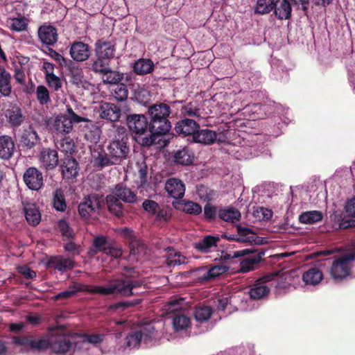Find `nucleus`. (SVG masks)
<instances>
[{
	"label": "nucleus",
	"mask_w": 355,
	"mask_h": 355,
	"mask_svg": "<svg viewBox=\"0 0 355 355\" xmlns=\"http://www.w3.org/2000/svg\"><path fill=\"white\" fill-rule=\"evenodd\" d=\"M125 120L129 130L139 144L149 147L157 144L159 136L153 127V123L145 114H128Z\"/></svg>",
	"instance_id": "1"
},
{
	"label": "nucleus",
	"mask_w": 355,
	"mask_h": 355,
	"mask_svg": "<svg viewBox=\"0 0 355 355\" xmlns=\"http://www.w3.org/2000/svg\"><path fill=\"white\" fill-rule=\"evenodd\" d=\"M139 284L137 282L132 283L130 282L122 279H112L110 281L108 286L104 287L101 286H94L89 287L84 286L78 282H73L71 284L68 289L70 292L73 293V296L79 292H87L91 294H101V295H116L119 296H128L132 293V288L138 286Z\"/></svg>",
	"instance_id": "2"
},
{
	"label": "nucleus",
	"mask_w": 355,
	"mask_h": 355,
	"mask_svg": "<svg viewBox=\"0 0 355 355\" xmlns=\"http://www.w3.org/2000/svg\"><path fill=\"white\" fill-rule=\"evenodd\" d=\"M134 204L137 202V193L122 183L117 184L110 194L105 197V203L108 211L118 218L124 216V205Z\"/></svg>",
	"instance_id": "3"
},
{
	"label": "nucleus",
	"mask_w": 355,
	"mask_h": 355,
	"mask_svg": "<svg viewBox=\"0 0 355 355\" xmlns=\"http://www.w3.org/2000/svg\"><path fill=\"white\" fill-rule=\"evenodd\" d=\"M130 139L129 132L124 127L116 128L112 141L107 146V151L115 161L114 163L120 164L128 158L130 153Z\"/></svg>",
	"instance_id": "4"
},
{
	"label": "nucleus",
	"mask_w": 355,
	"mask_h": 355,
	"mask_svg": "<svg viewBox=\"0 0 355 355\" xmlns=\"http://www.w3.org/2000/svg\"><path fill=\"white\" fill-rule=\"evenodd\" d=\"M148 114L158 136L166 135L171 130V125L168 120L171 107L167 104L161 103L149 107Z\"/></svg>",
	"instance_id": "5"
},
{
	"label": "nucleus",
	"mask_w": 355,
	"mask_h": 355,
	"mask_svg": "<svg viewBox=\"0 0 355 355\" xmlns=\"http://www.w3.org/2000/svg\"><path fill=\"white\" fill-rule=\"evenodd\" d=\"M88 121V118L76 114L72 107L67 106L65 112L57 115L51 125V130L58 134L68 135L73 130V125Z\"/></svg>",
	"instance_id": "6"
},
{
	"label": "nucleus",
	"mask_w": 355,
	"mask_h": 355,
	"mask_svg": "<svg viewBox=\"0 0 355 355\" xmlns=\"http://www.w3.org/2000/svg\"><path fill=\"white\" fill-rule=\"evenodd\" d=\"M115 53V44L104 38L96 40L94 44L95 59L91 63L89 69L103 70L105 66L110 64V61L114 58Z\"/></svg>",
	"instance_id": "7"
},
{
	"label": "nucleus",
	"mask_w": 355,
	"mask_h": 355,
	"mask_svg": "<svg viewBox=\"0 0 355 355\" xmlns=\"http://www.w3.org/2000/svg\"><path fill=\"white\" fill-rule=\"evenodd\" d=\"M41 143V138L32 124L20 130L18 136V148L25 155L31 157L35 153L36 147Z\"/></svg>",
	"instance_id": "8"
},
{
	"label": "nucleus",
	"mask_w": 355,
	"mask_h": 355,
	"mask_svg": "<svg viewBox=\"0 0 355 355\" xmlns=\"http://www.w3.org/2000/svg\"><path fill=\"white\" fill-rule=\"evenodd\" d=\"M78 334H59L52 336L49 340V348L55 354H65L73 351L76 347Z\"/></svg>",
	"instance_id": "9"
},
{
	"label": "nucleus",
	"mask_w": 355,
	"mask_h": 355,
	"mask_svg": "<svg viewBox=\"0 0 355 355\" xmlns=\"http://www.w3.org/2000/svg\"><path fill=\"white\" fill-rule=\"evenodd\" d=\"M355 259V252L335 257L330 269V274L335 280H341L349 275L350 261Z\"/></svg>",
	"instance_id": "10"
},
{
	"label": "nucleus",
	"mask_w": 355,
	"mask_h": 355,
	"mask_svg": "<svg viewBox=\"0 0 355 355\" xmlns=\"http://www.w3.org/2000/svg\"><path fill=\"white\" fill-rule=\"evenodd\" d=\"M103 204L101 196L98 194H90L84 198L78 207V211L80 216L87 220L93 214L99 211Z\"/></svg>",
	"instance_id": "11"
},
{
	"label": "nucleus",
	"mask_w": 355,
	"mask_h": 355,
	"mask_svg": "<svg viewBox=\"0 0 355 355\" xmlns=\"http://www.w3.org/2000/svg\"><path fill=\"white\" fill-rule=\"evenodd\" d=\"M12 342L15 345L24 347L33 351H44L49 348V340L46 338L35 339L32 335L27 336H13Z\"/></svg>",
	"instance_id": "12"
},
{
	"label": "nucleus",
	"mask_w": 355,
	"mask_h": 355,
	"mask_svg": "<svg viewBox=\"0 0 355 355\" xmlns=\"http://www.w3.org/2000/svg\"><path fill=\"white\" fill-rule=\"evenodd\" d=\"M236 230L239 236L235 234L225 233L221 235V237L228 241H235L239 243H249L250 244L254 243L257 244L262 243V239L257 236L256 234L252 229L242 227L241 225H237Z\"/></svg>",
	"instance_id": "13"
},
{
	"label": "nucleus",
	"mask_w": 355,
	"mask_h": 355,
	"mask_svg": "<svg viewBox=\"0 0 355 355\" xmlns=\"http://www.w3.org/2000/svg\"><path fill=\"white\" fill-rule=\"evenodd\" d=\"M90 149L92 163L94 167L102 170L105 167L116 165V163H114L115 161L110 156V153L106 151L102 145L96 146L94 148Z\"/></svg>",
	"instance_id": "14"
},
{
	"label": "nucleus",
	"mask_w": 355,
	"mask_h": 355,
	"mask_svg": "<svg viewBox=\"0 0 355 355\" xmlns=\"http://www.w3.org/2000/svg\"><path fill=\"white\" fill-rule=\"evenodd\" d=\"M60 168L63 179L74 180L79 173V164L78 161L71 155H65L60 159Z\"/></svg>",
	"instance_id": "15"
},
{
	"label": "nucleus",
	"mask_w": 355,
	"mask_h": 355,
	"mask_svg": "<svg viewBox=\"0 0 355 355\" xmlns=\"http://www.w3.org/2000/svg\"><path fill=\"white\" fill-rule=\"evenodd\" d=\"M98 112L101 119L110 122L119 121L122 115V110L119 105L106 101L100 103Z\"/></svg>",
	"instance_id": "16"
},
{
	"label": "nucleus",
	"mask_w": 355,
	"mask_h": 355,
	"mask_svg": "<svg viewBox=\"0 0 355 355\" xmlns=\"http://www.w3.org/2000/svg\"><path fill=\"white\" fill-rule=\"evenodd\" d=\"M268 13L274 10V14L280 20L291 18L292 7L288 0H270L266 5Z\"/></svg>",
	"instance_id": "17"
},
{
	"label": "nucleus",
	"mask_w": 355,
	"mask_h": 355,
	"mask_svg": "<svg viewBox=\"0 0 355 355\" xmlns=\"http://www.w3.org/2000/svg\"><path fill=\"white\" fill-rule=\"evenodd\" d=\"M24 183L28 189L38 191L44 186L42 173L36 167L28 168L23 175Z\"/></svg>",
	"instance_id": "18"
},
{
	"label": "nucleus",
	"mask_w": 355,
	"mask_h": 355,
	"mask_svg": "<svg viewBox=\"0 0 355 355\" xmlns=\"http://www.w3.org/2000/svg\"><path fill=\"white\" fill-rule=\"evenodd\" d=\"M39 161L46 171H52L59 164L58 153L56 149L43 148L39 155Z\"/></svg>",
	"instance_id": "19"
},
{
	"label": "nucleus",
	"mask_w": 355,
	"mask_h": 355,
	"mask_svg": "<svg viewBox=\"0 0 355 355\" xmlns=\"http://www.w3.org/2000/svg\"><path fill=\"white\" fill-rule=\"evenodd\" d=\"M228 270L229 267L223 264H216L209 268H207V266L200 267L197 269V271L200 273L198 277V279L202 282H207L225 273Z\"/></svg>",
	"instance_id": "20"
},
{
	"label": "nucleus",
	"mask_w": 355,
	"mask_h": 355,
	"mask_svg": "<svg viewBox=\"0 0 355 355\" xmlns=\"http://www.w3.org/2000/svg\"><path fill=\"white\" fill-rule=\"evenodd\" d=\"M4 115L10 126L12 128L19 127L25 120L21 108L17 104H10L5 110Z\"/></svg>",
	"instance_id": "21"
},
{
	"label": "nucleus",
	"mask_w": 355,
	"mask_h": 355,
	"mask_svg": "<svg viewBox=\"0 0 355 355\" xmlns=\"http://www.w3.org/2000/svg\"><path fill=\"white\" fill-rule=\"evenodd\" d=\"M69 53L74 61L83 62L90 57V46L83 42L75 41L71 44Z\"/></svg>",
	"instance_id": "22"
},
{
	"label": "nucleus",
	"mask_w": 355,
	"mask_h": 355,
	"mask_svg": "<svg viewBox=\"0 0 355 355\" xmlns=\"http://www.w3.org/2000/svg\"><path fill=\"white\" fill-rule=\"evenodd\" d=\"M268 281V277H263L251 286L248 291L251 299L259 300L267 298L270 291V288L266 284Z\"/></svg>",
	"instance_id": "23"
},
{
	"label": "nucleus",
	"mask_w": 355,
	"mask_h": 355,
	"mask_svg": "<svg viewBox=\"0 0 355 355\" xmlns=\"http://www.w3.org/2000/svg\"><path fill=\"white\" fill-rule=\"evenodd\" d=\"M40 40L43 44L53 46L58 41L57 29L51 25H42L37 31Z\"/></svg>",
	"instance_id": "24"
},
{
	"label": "nucleus",
	"mask_w": 355,
	"mask_h": 355,
	"mask_svg": "<svg viewBox=\"0 0 355 355\" xmlns=\"http://www.w3.org/2000/svg\"><path fill=\"white\" fill-rule=\"evenodd\" d=\"M200 129V125L193 119H183L180 120L175 126V131L178 135L183 136H192Z\"/></svg>",
	"instance_id": "25"
},
{
	"label": "nucleus",
	"mask_w": 355,
	"mask_h": 355,
	"mask_svg": "<svg viewBox=\"0 0 355 355\" xmlns=\"http://www.w3.org/2000/svg\"><path fill=\"white\" fill-rule=\"evenodd\" d=\"M15 152V143L12 137L3 135L0 136V159L9 161Z\"/></svg>",
	"instance_id": "26"
},
{
	"label": "nucleus",
	"mask_w": 355,
	"mask_h": 355,
	"mask_svg": "<svg viewBox=\"0 0 355 355\" xmlns=\"http://www.w3.org/2000/svg\"><path fill=\"white\" fill-rule=\"evenodd\" d=\"M165 190L171 197L181 199L185 193V185L181 180L171 178L166 182Z\"/></svg>",
	"instance_id": "27"
},
{
	"label": "nucleus",
	"mask_w": 355,
	"mask_h": 355,
	"mask_svg": "<svg viewBox=\"0 0 355 355\" xmlns=\"http://www.w3.org/2000/svg\"><path fill=\"white\" fill-rule=\"evenodd\" d=\"M48 266L60 272H66L74 268V261L62 256L51 257L47 263Z\"/></svg>",
	"instance_id": "28"
},
{
	"label": "nucleus",
	"mask_w": 355,
	"mask_h": 355,
	"mask_svg": "<svg viewBox=\"0 0 355 355\" xmlns=\"http://www.w3.org/2000/svg\"><path fill=\"white\" fill-rule=\"evenodd\" d=\"M83 129L84 138L87 141L96 144L101 138L102 130L99 126L88 119Z\"/></svg>",
	"instance_id": "29"
},
{
	"label": "nucleus",
	"mask_w": 355,
	"mask_h": 355,
	"mask_svg": "<svg viewBox=\"0 0 355 355\" xmlns=\"http://www.w3.org/2000/svg\"><path fill=\"white\" fill-rule=\"evenodd\" d=\"M95 73L103 75V81L107 84L115 85L123 79V73L113 71L110 65H107L103 70L97 71L96 69H90Z\"/></svg>",
	"instance_id": "30"
},
{
	"label": "nucleus",
	"mask_w": 355,
	"mask_h": 355,
	"mask_svg": "<svg viewBox=\"0 0 355 355\" xmlns=\"http://www.w3.org/2000/svg\"><path fill=\"white\" fill-rule=\"evenodd\" d=\"M24 212L27 222L33 225H37L41 220V214L34 203L23 202Z\"/></svg>",
	"instance_id": "31"
},
{
	"label": "nucleus",
	"mask_w": 355,
	"mask_h": 355,
	"mask_svg": "<svg viewBox=\"0 0 355 355\" xmlns=\"http://www.w3.org/2000/svg\"><path fill=\"white\" fill-rule=\"evenodd\" d=\"M66 67L69 70L70 82L78 87L83 86L84 74L83 69L78 66L72 60H69Z\"/></svg>",
	"instance_id": "32"
},
{
	"label": "nucleus",
	"mask_w": 355,
	"mask_h": 355,
	"mask_svg": "<svg viewBox=\"0 0 355 355\" xmlns=\"http://www.w3.org/2000/svg\"><path fill=\"white\" fill-rule=\"evenodd\" d=\"M173 157L175 163L188 166L193 163L194 154L190 148L184 146L174 152Z\"/></svg>",
	"instance_id": "33"
},
{
	"label": "nucleus",
	"mask_w": 355,
	"mask_h": 355,
	"mask_svg": "<svg viewBox=\"0 0 355 355\" xmlns=\"http://www.w3.org/2000/svg\"><path fill=\"white\" fill-rule=\"evenodd\" d=\"M241 212L234 207L218 209V218L228 223H234L241 220Z\"/></svg>",
	"instance_id": "34"
},
{
	"label": "nucleus",
	"mask_w": 355,
	"mask_h": 355,
	"mask_svg": "<svg viewBox=\"0 0 355 355\" xmlns=\"http://www.w3.org/2000/svg\"><path fill=\"white\" fill-rule=\"evenodd\" d=\"M220 241L218 236L211 235L206 236L203 239L194 244L195 249L202 253H208L210 249L217 246V243Z\"/></svg>",
	"instance_id": "35"
},
{
	"label": "nucleus",
	"mask_w": 355,
	"mask_h": 355,
	"mask_svg": "<svg viewBox=\"0 0 355 355\" xmlns=\"http://www.w3.org/2000/svg\"><path fill=\"white\" fill-rule=\"evenodd\" d=\"M217 137L216 132L209 129H198L196 134L193 135V141L196 143L204 144H213Z\"/></svg>",
	"instance_id": "36"
},
{
	"label": "nucleus",
	"mask_w": 355,
	"mask_h": 355,
	"mask_svg": "<svg viewBox=\"0 0 355 355\" xmlns=\"http://www.w3.org/2000/svg\"><path fill=\"white\" fill-rule=\"evenodd\" d=\"M124 272V277L125 278H117L116 279H122L128 282H130L132 283L137 282L139 283V286L137 287H134L132 288V293L130 295L128 296H122L123 297H130L135 295V293L133 291L134 289L138 288L141 287L142 286L146 284V281L144 279H134L135 278L139 276V272L136 270L135 268L134 267H128L125 266L123 269Z\"/></svg>",
	"instance_id": "37"
},
{
	"label": "nucleus",
	"mask_w": 355,
	"mask_h": 355,
	"mask_svg": "<svg viewBox=\"0 0 355 355\" xmlns=\"http://www.w3.org/2000/svg\"><path fill=\"white\" fill-rule=\"evenodd\" d=\"M155 65L150 59L140 58L133 64V71L138 75H146L153 71Z\"/></svg>",
	"instance_id": "38"
},
{
	"label": "nucleus",
	"mask_w": 355,
	"mask_h": 355,
	"mask_svg": "<svg viewBox=\"0 0 355 355\" xmlns=\"http://www.w3.org/2000/svg\"><path fill=\"white\" fill-rule=\"evenodd\" d=\"M10 80V73L0 65V93L4 96L11 93Z\"/></svg>",
	"instance_id": "39"
},
{
	"label": "nucleus",
	"mask_w": 355,
	"mask_h": 355,
	"mask_svg": "<svg viewBox=\"0 0 355 355\" xmlns=\"http://www.w3.org/2000/svg\"><path fill=\"white\" fill-rule=\"evenodd\" d=\"M323 278L322 272L315 267H313L303 273L302 279L306 284L316 285Z\"/></svg>",
	"instance_id": "40"
},
{
	"label": "nucleus",
	"mask_w": 355,
	"mask_h": 355,
	"mask_svg": "<svg viewBox=\"0 0 355 355\" xmlns=\"http://www.w3.org/2000/svg\"><path fill=\"white\" fill-rule=\"evenodd\" d=\"M166 250L168 254L166 259V264L169 266H175L185 263L187 258L180 252H175L172 248H167Z\"/></svg>",
	"instance_id": "41"
},
{
	"label": "nucleus",
	"mask_w": 355,
	"mask_h": 355,
	"mask_svg": "<svg viewBox=\"0 0 355 355\" xmlns=\"http://www.w3.org/2000/svg\"><path fill=\"white\" fill-rule=\"evenodd\" d=\"M322 213L320 211H308L299 216V221L303 224H314L322 220Z\"/></svg>",
	"instance_id": "42"
},
{
	"label": "nucleus",
	"mask_w": 355,
	"mask_h": 355,
	"mask_svg": "<svg viewBox=\"0 0 355 355\" xmlns=\"http://www.w3.org/2000/svg\"><path fill=\"white\" fill-rule=\"evenodd\" d=\"M52 203L53 208L58 211H64L67 209V202L63 190L56 189L53 193Z\"/></svg>",
	"instance_id": "43"
},
{
	"label": "nucleus",
	"mask_w": 355,
	"mask_h": 355,
	"mask_svg": "<svg viewBox=\"0 0 355 355\" xmlns=\"http://www.w3.org/2000/svg\"><path fill=\"white\" fill-rule=\"evenodd\" d=\"M213 314V309L209 306L199 305L193 311L195 319L200 322L207 321Z\"/></svg>",
	"instance_id": "44"
},
{
	"label": "nucleus",
	"mask_w": 355,
	"mask_h": 355,
	"mask_svg": "<svg viewBox=\"0 0 355 355\" xmlns=\"http://www.w3.org/2000/svg\"><path fill=\"white\" fill-rule=\"evenodd\" d=\"M261 254H257L251 257L244 258L241 261L239 272L242 273L248 272L254 269V266L260 262Z\"/></svg>",
	"instance_id": "45"
},
{
	"label": "nucleus",
	"mask_w": 355,
	"mask_h": 355,
	"mask_svg": "<svg viewBox=\"0 0 355 355\" xmlns=\"http://www.w3.org/2000/svg\"><path fill=\"white\" fill-rule=\"evenodd\" d=\"M7 24L11 31L16 32L24 31L28 27L27 19L24 17L9 19Z\"/></svg>",
	"instance_id": "46"
},
{
	"label": "nucleus",
	"mask_w": 355,
	"mask_h": 355,
	"mask_svg": "<svg viewBox=\"0 0 355 355\" xmlns=\"http://www.w3.org/2000/svg\"><path fill=\"white\" fill-rule=\"evenodd\" d=\"M190 318L181 313H176L173 318V326L176 331H181L189 327Z\"/></svg>",
	"instance_id": "47"
},
{
	"label": "nucleus",
	"mask_w": 355,
	"mask_h": 355,
	"mask_svg": "<svg viewBox=\"0 0 355 355\" xmlns=\"http://www.w3.org/2000/svg\"><path fill=\"white\" fill-rule=\"evenodd\" d=\"M112 94L117 101H123L128 98V89L126 85L118 83L113 86Z\"/></svg>",
	"instance_id": "48"
},
{
	"label": "nucleus",
	"mask_w": 355,
	"mask_h": 355,
	"mask_svg": "<svg viewBox=\"0 0 355 355\" xmlns=\"http://www.w3.org/2000/svg\"><path fill=\"white\" fill-rule=\"evenodd\" d=\"M113 241V239H109L107 236L100 235L94 239L92 245L100 252L105 253Z\"/></svg>",
	"instance_id": "49"
},
{
	"label": "nucleus",
	"mask_w": 355,
	"mask_h": 355,
	"mask_svg": "<svg viewBox=\"0 0 355 355\" xmlns=\"http://www.w3.org/2000/svg\"><path fill=\"white\" fill-rule=\"evenodd\" d=\"M218 209L216 206L207 202L204 207V219L208 223L215 222L218 218Z\"/></svg>",
	"instance_id": "50"
},
{
	"label": "nucleus",
	"mask_w": 355,
	"mask_h": 355,
	"mask_svg": "<svg viewBox=\"0 0 355 355\" xmlns=\"http://www.w3.org/2000/svg\"><path fill=\"white\" fill-rule=\"evenodd\" d=\"M36 98L42 105L51 103L50 93L44 85H38L35 91Z\"/></svg>",
	"instance_id": "51"
},
{
	"label": "nucleus",
	"mask_w": 355,
	"mask_h": 355,
	"mask_svg": "<svg viewBox=\"0 0 355 355\" xmlns=\"http://www.w3.org/2000/svg\"><path fill=\"white\" fill-rule=\"evenodd\" d=\"M142 302L141 299H135L133 300H127L116 302L109 306L108 309L110 311H116L120 309L121 311H124L128 308L134 307L135 306L139 305Z\"/></svg>",
	"instance_id": "52"
},
{
	"label": "nucleus",
	"mask_w": 355,
	"mask_h": 355,
	"mask_svg": "<svg viewBox=\"0 0 355 355\" xmlns=\"http://www.w3.org/2000/svg\"><path fill=\"white\" fill-rule=\"evenodd\" d=\"M137 331L141 336V340L146 343L151 341L156 334L154 326L150 324L141 327V329Z\"/></svg>",
	"instance_id": "53"
},
{
	"label": "nucleus",
	"mask_w": 355,
	"mask_h": 355,
	"mask_svg": "<svg viewBox=\"0 0 355 355\" xmlns=\"http://www.w3.org/2000/svg\"><path fill=\"white\" fill-rule=\"evenodd\" d=\"M256 252L255 250L252 249H244L239 251L234 252L233 254H229L227 252L223 251L220 257V259L222 261H226L232 258H239L241 257H243L248 255L249 254Z\"/></svg>",
	"instance_id": "54"
},
{
	"label": "nucleus",
	"mask_w": 355,
	"mask_h": 355,
	"mask_svg": "<svg viewBox=\"0 0 355 355\" xmlns=\"http://www.w3.org/2000/svg\"><path fill=\"white\" fill-rule=\"evenodd\" d=\"M45 80L47 85L55 92H58L62 87V79L55 74H51V76L45 77Z\"/></svg>",
	"instance_id": "55"
},
{
	"label": "nucleus",
	"mask_w": 355,
	"mask_h": 355,
	"mask_svg": "<svg viewBox=\"0 0 355 355\" xmlns=\"http://www.w3.org/2000/svg\"><path fill=\"white\" fill-rule=\"evenodd\" d=\"M58 228L63 236L69 238L73 236V229L65 219H60L58 222Z\"/></svg>",
	"instance_id": "56"
},
{
	"label": "nucleus",
	"mask_w": 355,
	"mask_h": 355,
	"mask_svg": "<svg viewBox=\"0 0 355 355\" xmlns=\"http://www.w3.org/2000/svg\"><path fill=\"white\" fill-rule=\"evenodd\" d=\"M253 215L259 220H269L272 216V212L270 209L263 207H259L254 211Z\"/></svg>",
	"instance_id": "57"
},
{
	"label": "nucleus",
	"mask_w": 355,
	"mask_h": 355,
	"mask_svg": "<svg viewBox=\"0 0 355 355\" xmlns=\"http://www.w3.org/2000/svg\"><path fill=\"white\" fill-rule=\"evenodd\" d=\"M125 340L128 347L134 348L137 347L142 341L141 336L137 331H133L126 336Z\"/></svg>",
	"instance_id": "58"
},
{
	"label": "nucleus",
	"mask_w": 355,
	"mask_h": 355,
	"mask_svg": "<svg viewBox=\"0 0 355 355\" xmlns=\"http://www.w3.org/2000/svg\"><path fill=\"white\" fill-rule=\"evenodd\" d=\"M60 146L63 150L67 153L66 155H69L68 153H69L71 155V154L75 152V142L73 139L70 137H65L62 139L60 141Z\"/></svg>",
	"instance_id": "59"
},
{
	"label": "nucleus",
	"mask_w": 355,
	"mask_h": 355,
	"mask_svg": "<svg viewBox=\"0 0 355 355\" xmlns=\"http://www.w3.org/2000/svg\"><path fill=\"white\" fill-rule=\"evenodd\" d=\"M184 211L189 214L198 215L202 212V207L198 203L188 201L184 205Z\"/></svg>",
	"instance_id": "60"
},
{
	"label": "nucleus",
	"mask_w": 355,
	"mask_h": 355,
	"mask_svg": "<svg viewBox=\"0 0 355 355\" xmlns=\"http://www.w3.org/2000/svg\"><path fill=\"white\" fill-rule=\"evenodd\" d=\"M182 113L190 117H200V109L193 106L191 103L182 108Z\"/></svg>",
	"instance_id": "61"
},
{
	"label": "nucleus",
	"mask_w": 355,
	"mask_h": 355,
	"mask_svg": "<svg viewBox=\"0 0 355 355\" xmlns=\"http://www.w3.org/2000/svg\"><path fill=\"white\" fill-rule=\"evenodd\" d=\"M105 254L117 259L122 256L123 252L119 245L114 240Z\"/></svg>",
	"instance_id": "62"
},
{
	"label": "nucleus",
	"mask_w": 355,
	"mask_h": 355,
	"mask_svg": "<svg viewBox=\"0 0 355 355\" xmlns=\"http://www.w3.org/2000/svg\"><path fill=\"white\" fill-rule=\"evenodd\" d=\"M142 207L145 211L155 214L159 209V204L153 200H145L142 203Z\"/></svg>",
	"instance_id": "63"
},
{
	"label": "nucleus",
	"mask_w": 355,
	"mask_h": 355,
	"mask_svg": "<svg viewBox=\"0 0 355 355\" xmlns=\"http://www.w3.org/2000/svg\"><path fill=\"white\" fill-rule=\"evenodd\" d=\"M345 211L348 216L355 218V197H353L346 202Z\"/></svg>",
	"instance_id": "64"
}]
</instances>
